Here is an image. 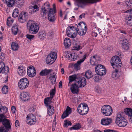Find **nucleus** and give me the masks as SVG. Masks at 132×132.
I'll return each mask as SVG.
<instances>
[{"label":"nucleus","mask_w":132,"mask_h":132,"mask_svg":"<svg viewBox=\"0 0 132 132\" xmlns=\"http://www.w3.org/2000/svg\"><path fill=\"white\" fill-rule=\"evenodd\" d=\"M6 117L2 114H0V122L3 126L0 127V132H8L11 129L10 121L6 119Z\"/></svg>","instance_id":"nucleus-1"},{"label":"nucleus","mask_w":132,"mask_h":132,"mask_svg":"<svg viewBox=\"0 0 132 132\" xmlns=\"http://www.w3.org/2000/svg\"><path fill=\"white\" fill-rule=\"evenodd\" d=\"M27 25L30 33L35 34L37 33L39 28L38 24L32 20H29L27 23Z\"/></svg>","instance_id":"nucleus-2"},{"label":"nucleus","mask_w":132,"mask_h":132,"mask_svg":"<svg viewBox=\"0 0 132 132\" xmlns=\"http://www.w3.org/2000/svg\"><path fill=\"white\" fill-rule=\"evenodd\" d=\"M111 65L114 69H120L121 62L118 56H113L111 60Z\"/></svg>","instance_id":"nucleus-3"},{"label":"nucleus","mask_w":132,"mask_h":132,"mask_svg":"<svg viewBox=\"0 0 132 132\" xmlns=\"http://www.w3.org/2000/svg\"><path fill=\"white\" fill-rule=\"evenodd\" d=\"M87 25L83 22H80L77 26L76 28L77 32L80 36L85 35L87 31Z\"/></svg>","instance_id":"nucleus-4"},{"label":"nucleus","mask_w":132,"mask_h":132,"mask_svg":"<svg viewBox=\"0 0 132 132\" xmlns=\"http://www.w3.org/2000/svg\"><path fill=\"white\" fill-rule=\"evenodd\" d=\"M116 122L119 126L121 127L125 126L127 123L126 120L122 116L120 112L117 114Z\"/></svg>","instance_id":"nucleus-5"},{"label":"nucleus","mask_w":132,"mask_h":132,"mask_svg":"<svg viewBox=\"0 0 132 132\" xmlns=\"http://www.w3.org/2000/svg\"><path fill=\"white\" fill-rule=\"evenodd\" d=\"M76 32V29L75 27L69 26L67 28V35L71 38H74L76 37L77 35Z\"/></svg>","instance_id":"nucleus-6"},{"label":"nucleus","mask_w":132,"mask_h":132,"mask_svg":"<svg viewBox=\"0 0 132 132\" xmlns=\"http://www.w3.org/2000/svg\"><path fill=\"white\" fill-rule=\"evenodd\" d=\"M101 112L104 115L106 116L111 115L112 113V107L109 105H105L101 108Z\"/></svg>","instance_id":"nucleus-7"},{"label":"nucleus","mask_w":132,"mask_h":132,"mask_svg":"<svg viewBox=\"0 0 132 132\" xmlns=\"http://www.w3.org/2000/svg\"><path fill=\"white\" fill-rule=\"evenodd\" d=\"M53 9L50 8L48 13V19L50 21L53 22L55 20V13L56 12L55 4L53 5Z\"/></svg>","instance_id":"nucleus-8"},{"label":"nucleus","mask_w":132,"mask_h":132,"mask_svg":"<svg viewBox=\"0 0 132 132\" xmlns=\"http://www.w3.org/2000/svg\"><path fill=\"white\" fill-rule=\"evenodd\" d=\"M29 84L28 80L26 78H23L20 80L18 83V86L20 89H23L28 87Z\"/></svg>","instance_id":"nucleus-9"},{"label":"nucleus","mask_w":132,"mask_h":132,"mask_svg":"<svg viewBox=\"0 0 132 132\" xmlns=\"http://www.w3.org/2000/svg\"><path fill=\"white\" fill-rule=\"evenodd\" d=\"M57 54L56 53L52 52L49 54L46 59L47 64H51L55 61L57 58Z\"/></svg>","instance_id":"nucleus-10"},{"label":"nucleus","mask_w":132,"mask_h":132,"mask_svg":"<svg viewBox=\"0 0 132 132\" xmlns=\"http://www.w3.org/2000/svg\"><path fill=\"white\" fill-rule=\"evenodd\" d=\"M95 71L98 75L103 76L106 73V70L104 66L101 64L97 65L95 68Z\"/></svg>","instance_id":"nucleus-11"},{"label":"nucleus","mask_w":132,"mask_h":132,"mask_svg":"<svg viewBox=\"0 0 132 132\" xmlns=\"http://www.w3.org/2000/svg\"><path fill=\"white\" fill-rule=\"evenodd\" d=\"M75 82L78 84V85L80 87H83L86 83V79L82 76L79 77L77 80H75Z\"/></svg>","instance_id":"nucleus-12"},{"label":"nucleus","mask_w":132,"mask_h":132,"mask_svg":"<svg viewBox=\"0 0 132 132\" xmlns=\"http://www.w3.org/2000/svg\"><path fill=\"white\" fill-rule=\"evenodd\" d=\"M26 123L30 125L34 124L36 122V117L32 114H28L27 117Z\"/></svg>","instance_id":"nucleus-13"},{"label":"nucleus","mask_w":132,"mask_h":132,"mask_svg":"<svg viewBox=\"0 0 132 132\" xmlns=\"http://www.w3.org/2000/svg\"><path fill=\"white\" fill-rule=\"evenodd\" d=\"M28 19V13L25 12H22L20 14L18 20L21 23H23Z\"/></svg>","instance_id":"nucleus-14"},{"label":"nucleus","mask_w":132,"mask_h":132,"mask_svg":"<svg viewBox=\"0 0 132 132\" xmlns=\"http://www.w3.org/2000/svg\"><path fill=\"white\" fill-rule=\"evenodd\" d=\"M36 70L33 66H30L28 67L27 73L29 77H32L36 75Z\"/></svg>","instance_id":"nucleus-15"},{"label":"nucleus","mask_w":132,"mask_h":132,"mask_svg":"<svg viewBox=\"0 0 132 132\" xmlns=\"http://www.w3.org/2000/svg\"><path fill=\"white\" fill-rule=\"evenodd\" d=\"M50 5L48 3H45L44 6L42 7V10L40 11V14L41 16L44 17L45 14L47 13V9H48Z\"/></svg>","instance_id":"nucleus-16"},{"label":"nucleus","mask_w":132,"mask_h":132,"mask_svg":"<svg viewBox=\"0 0 132 132\" xmlns=\"http://www.w3.org/2000/svg\"><path fill=\"white\" fill-rule=\"evenodd\" d=\"M86 56V54H85L82 59H81L78 61L77 62L74 64V67L75 69L77 70L80 69V65L85 60Z\"/></svg>","instance_id":"nucleus-17"},{"label":"nucleus","mask_w":132,"mask_h":132,"mask_svg":"<svg viewBox=\"0 0 132 132\" xmlns=\"http://www.w3.org/2000/svg\"><path fill=\"white\" fill-rule=\"evenodd\" d=\"M99 57L97 55H95L90 58V62L92 65H94L97 64L99 61Z\"/></svg>","instance_id":"nucleus-18"},{"label":"nucleus","mask_w":132,"mask_h":132,"mask_svg":"<svg viewBox=\"0 0 132 132\" xmlns=\"http://www.w3.org/2000/svg\"><path fill=\"white\" fill-rule=\"evenodd\" d=\"M78 85L76 84V83L72 84L71 85V86L70 88V90L72 93L73 94H78L79 91V87Z\"/></svg>","instance_id":"nucleus-19"},{"label":"nucleus","mask_w":132,"mask_h":132,"mask_svg":"<svg viewBox=\"0 0 132 132\" xmlns=\"http://www.w3.org/2000/svg\"><path fill=\"white\" fill-rule=\"evenodd\" d=\"M20 97V99L24 101H28L30 98L28 93L27 92H23L21 93Z\"/></svg>","instance_id":"nucleus-20"},{"label":"nucleus","mask_w":132,"mask_h":132,"mask_svg":"<svg viewBox=\"0 0 132 132\" xmlns=\"http://www.w3.org/2000/svg\"><path fill=\"white\" fill-rule=\"evenodd\" d=\"M72 110L71 108L68 106L67 107L65 111H64L61 116V118L63 119L66 117L68 116L69 114L71 113Z\"/></svg>","instance_id":"nucleus-21"},{"label":"nucleus","mask_w":132,"mask_h":132,"mask_svg":"<svg viewBox=\"0 0 132 132\" xmlns=\"http://www.w3.org/2000/svg\"><path fill=\"white\" fill-rule=\"evenodd\" d=\"M0 71L2 73H5L9 71V68L7 66H5V64L3 62L0 63Z\"/></svg>","instance_id":"nucleus-22"},{"label":"nucleus","mask_w":132,"mask_h":132,"mask_svg":"<svg viewBox=\"0 0 132 132\" xmlns=\"http://www.w3.org/2000/svg\"><path fill=\"white\" fill-rule=\"evenodd\" d=\"M112 119L109 118H103L101 119V124L104 125H108L112 122Z\"/></svg>","instance_id":"nucleus-23"},{"label":"nucleus","mask_w":132,"mask_h":132,"mask_svg":"<svg viewBox=\"0 0 132 132\" xmlns=\"http://www.w3.org/2000/svg\"><path fill=\"white\" fill-rule=\"evenodd\" d=\"M115 69V71L112 72V77L114 79H116L118 78L120 76V69Z\"/></svg>","instance_id":"nucleus-24"},{"label":"nucleus","mask_w":132,"mask_h":132,"mask_svg":"<svg viewBox=\"0 0 132 132\" xmlns=\"http://www.w3.org/2000/svg\"><path fill=\"white\" fill-rule=\"evenodd\" d=\"M52 70L51 69H46L42 70L40 73V75L42 76H46L48 75L49 73L52 71Z\"/></svg>","instance_id":"nucleus-25"},{"label":"nucleus","mask_w":132,"mask_h":132,"mask_svg":"<svg viewBox=\"0 0 132 132\" xmlns=\"http://www.w3.org/2000/svg\"><path fill=\"white\" fill-rule=\"evenodd\" d=\"M45 105L47 107V109L48 114L50 116H51V115H52L54 113V107L52 106L51 105Z\"/></svg>","instance_id":"nucleus-26"},{"label":"nucleus","mask_w":132,"mask_h":132,"mask_svg":"<svg viewBox=\"0 0 132 132\" xmlns=\"http://www.w3.org/2000/svg\"><path fill=\"white\" fill-rule=\"evenodd\" d=\"M99 0H78L79 2L82 4L86 3H94L98 2Z\"/></svg>","instance_id":"nucleus-27"},{"label":"nucleus","mask_w":132,"mask_h":132,"mask_svg":"<svg viewBox=\"0 0 132 132\" xmlns=\"http://www.w3.org/2000/svg\"><path fill=\"white\" fill-rule=\"evenodd\" d=\"M4 3H6L9 7H11L13 6L14 3V0H2Z\"/></svg>","instance_id":"nucleus-28"},{"label":"nucleus","mask_w":132,"mask_h":132,"mask_svg":"<svg viewBox=\"0 0 132 132\" xmlns=\"http://www.w3.org/2000/svg\"><path fill=\"white\" fill-rule=\"evenodd\" d=\"M125 113L128 116L132 118V109L129 108H125L124 109Z\"/></svg>","instance_id":"nucleus-29"},{"label":"nucleus","mask_w":132,"mask_h":132,"mask_svg":"<svg viewBox=\"0 0 132 132\" xmlns=\"http://www.w3.org/2000/svg\"><path fill=\"white\" fill-rule=\"evenodd\" d=\"M38 6L37 5H35L32 6L30 9L29 13L30 14H31L34 12H36L37 11H38Z\"/></svg>","instance_id":"nucleus-30"},{"label":"nucleus","mask_w":132,"mask_h":132,"mask_svg":"<svg viewBox=\"0 0 132 132\" xmlns=\"http://www.w3.org/2000/svg\"><path fill=\"white\" fill-rule=\"evenodd\" d=\"M64 44L65 47H68L71 45V41L70 39L68 38H66L64 40Z\"/></svg>","instance_id":"nucleus-31"},{"label":"nucleus","mask_w":132,"mask_h":132,"mask_svg":"<svg viewBox=\"0 0 132 132\" xmlns=\"http://www.w3.org/2000/svg\"><path fill=\"white\" fill-rule=\"evenodd\" d=\"M18 73L20 75L22 76L25 72V69L22 66L19 67L18 68Z\"/></svg>","instance_id":"nucleus-32"},{"label":"nucleus","mask_w":132,"mask_h":132,"mask_svg":"<svg viewBox=\"0 0 132 132\" xmlns=\"http://www.w3.org/2000/svg\"><path fill=\"white\" fill-rule=\"evenodd\" d=\"M80 44L78 42H74L73 46V50H78L81 49Z\"/></svg>","instance_id":"nucleus-33"},{"label":"nucleus","mask_w":132,"mask_h":132,"mask_svg":"<svg viewBox=\"0 0 132 132\" xmlns=\"http://www.w3.org/2000/svg\"><path fill=\"white\" fill-rule=\"evenodd\" d=\"M12 32L14 35H16L19 31L18 29V26L16 25H14L12 27Z\"/></svg>","instance_id":"nucleus-34"},{"label":"nucleus","mask_w":132,"mask_h":132,"mask_svg":"<svg viewBox=\"0 0 132 132\" xmlns=\"http://www.w3.org/2000/svg\"><path fill=\"white\" fill-rule=\"evenodd\" d=\"M12 49L13 51H16L18 50L19 46L18 44L15 42L12 43L11 45Z\"/></svg>","instance_id":"nucleus-35"},{"label":"nucleus","mask_w":132,"mask_h":132,"mask_svg":"<svg viewBox=\"0 0 132 132\" xmlns=\"http://www.w3.org/2000/svg\"><path fill=\"white\" fill-rule=\"evenodd\" d=\"M7 108L5 106H3L1 105H0V113L1 114L4 115V114L7 112Z\"/></svg>","instance_id":"nucleus-36"},{"label":"nucleus","mask_w":132,"mask_h":132,"mask_svg":"<svg viewBox=\"0 0 132 132\" xmlns=\"http://www.w3.org/2000/svg\"><path fill=\"white\" fill-rule=\"evenodd\" d=\"M83 76H85V77L87 79H90L93 77L92 72L89 70H87L86 72L85 75H84Z\"/></svg>","instance_id":"nucleus-37"},{"label":"nucleus","mask_w":132,"mask_h":132,"mask_svg":"<svg viewBox=\"0 0 132 132\" xmlns=\"http://www.w3.org/2000/svg\"><path fill=\"white\" fill-rule=\"evenodd\" d=\"M78 77L76 75H74L72 76H70L69 77V83H70L77 80V78H78Z\"/></svg>","instance_id":"nucleus-38"},{"label":"nucleus","mask_w":132,"mask_h":132,"mask_svg":"<svg viewBox=\"0 0 132 132\" xmlns=\"http://www.w3.org/2000/svg\"><path fill=\"white\" fill-rule=\"evenodd\" d=\"M81 128V126L80 124L79 123H77L73 126L72 127L70 128V130H71L72 129H74L75 130H78Z\"/></svg>","instance_id":"nucleus-39"},{"label":"nucleus","mask_w":132,"mask_h":132,"mask_svg":"<svg viewBox=\"0 0 132 132\" xmlns=\"http://www.w3.org/2000/svg\"><path fill=\"white\" fill-rule=\"evenodd\" d=\"M16 3L17 4L18 6L19 7H22L24 3L23 0H16Z\"/></svg>","instance_id":"nucleus-40"},{"label":"nucleus","mask_w":132,"mask_h":132,"mask_svg":"<svg viewBox=\"0 0 132 132\" xmlns=\"http://www.w3.org/2000/svg\"><path fill=\"white\" fill-rule=\"evenodd\" d=\"M19 13V11L17 9H15L13 11L12 14V17L15 18L17 17Z\"/></svg>","instance_id":"nucleus-41"},{"label":"nucleus","mask_w":132,"mask_h":132,"mask_svg":"<svg viewBox=\"0 0 132 132\" xmlns=\"http://www.w3.org/2000/svg\"><path fill=\"white\" fill-rule=\"evenodd\" d=\"M53 97L50 96V97H47L45 98L44 100V104L45 105H49L48 102L52 100Z\"/></svg>","instance_id":"nucleus-42"},{"label":"nucleus","mask_w":132,"mask_h":132,"mask_svg":"<svg viewBox=\"0 0 132 132\" xmlns=\"http://www.w3.org/2000/svg\"><path fill=\"white\" fill-rule=\"evenodd\" d=\"M13 20L11 19V17H9L7 19V25L9 27L10 26L11 24L13 23Z\"/></svg>","instance_id":"nucleus-43"},{"label":"nucleus","mask_w":132,"mask_h":132,"mask_svg":"<svg viewBox=\"0 0 132 132\" xmlns=\"http://www.w3.org/2000/svg\"><path fill=\"white\" fill-rule=\"evenodd\" d=\"M2 91L3 94H6L8 92V87L7 86H4L2 89Z\"/></svg>","instance_id":"nucleus-44"},{"label":"nucleus","mask_w":132,"mask_h":132,"mask_svg":"<svg viewBox=\"0 0 132 132\" xmlns=\"http://www.w3.org/2000/svg\"><path fill=\"white\" fill-rule=\"evenodd\" d=\"M131 19L129 18L128 17V18H127L125 21V22L127 24L129 25L130 26H132V20Z\"/></svg>","instance_id":"nucleus-45"},{"label":"nucleus","mask_w":132,"mask_h":132,"mask_svg":"<svg viewBox=\"0 0 132 132\" xmlns=\"http://www.w3.org/2000/svg\"><path fill=\"white\" fill-rule=\"evenodd\" d=\"M119 41L120 42L121 44L124 43V44L128 43V40L127 38L125 37L121 38L119 39Z\"/></svg>","instance_id":"nucleus-46"},{"label":"nucleus","mask_w":132,"mask_h":132,"mask_svg":"<svg viewBox=\"0 0 132 132\" xmlns=\"http://www.w3.org/2000/svg\"><path fill=\"white\" fill-rule=\"evenodd\" d=\"M125 4L129 7H132V1L131 0H126L125 1Z\"/></svg>","instance_id":"nucleus-47"},{"label":"nucleus","mask_w":132,"mask_h":132,"mask_svg":"<svg viewBox=\"0 0 132 132\" xmlns=\"http://www.w3.org/2000/svg\"><path fill=\"white\" fill-rule=\"evenodd\" d=\"M72 54V59H71V60L75 61L78 58L79 56L76 53H73Z\"/></svg>","instance_id":"nucleus-48"},{"label":"nucleus","mask_w":132,"mask_h":132,"mask_svg":"<svg viewBox=\"0 0 132 132\" xmlns=\"http://www.w3.org/2000/svg\"><path fill=\"white\" fill-rule=\"evenodd\" d=\"M72 54L70 52H68L66 54L65 56L67 58H68L69 60H71V59H72Z\"/></svg>","instance_id":"nucleus-49"},{"label":"nucleus","mask_w":132,"mask_h":132,"mask_svg":"<svg viewBox=\"0 0 132 132\" xmlns=\"http://www.w3.org/2000/svg\"><path fill=\"white\" fill-rule=\"evenodd\" d=\"M88 111V108L86 107L85 109H83L82 111H81L82 113H81V115H84L86 114Z\"/></svg>","instance_id":"nucleus-50"},{"label":"nucleus","mask_w":132,"mask_h":132,"mask_svg":"<svg viewBox=\"0 0 132 132\" xmlns=\"http://www.w3.org/2000/svg\"><path fill=\"white\" fill-rule=\"evenodd\" d=\"M82 105V104H80L79 105L77 108V111L80 114H81V113H82L81 111H82L83 110V108H82L81 105Z\"/></svg>","instance_id":"nucleus-51"},{"label":"nucleus","mask_w":132,"mask_h":132,"mask_svg":"<svg viewBox=\"0 0 132 132\" xmlns=\"http://www.w3.org/2000/svg\"><path fill=\"white\" fill-rule=\"evenodd\" d=\"M94 79L95 81L99 82L101 79V78L98 75H97L94 77Z\"/></svg>","instance_id":"nucleus-52"},{"label":"nucleus","mask_w":132,"mask_h":132,"mask_svg":"<svg viewBox=\"0 0 132 132\" xmlns=\"http://www.w3.org/2000/svg\"><path fill=\"white\" fill-rule=\"evenodd\" d=\"M122 45L123 48L125 50H127L129 48L128 43L125 44H124V43H122Z\"/></svg>","instance_id":"nucleus-53"},{"label":"nucleus","mask_w":132,"mask_h":132,"mask_svg":"<svg viewBox=\"0 0 132 132\" xmlns=\"http://www.w3.org/2000/svg\"><path fill=\"white\" fill-rule=\"evenodd\" d=\"M56 90L55 87H54V89H52L51 90L50 92V95L51 96L53 97L55 95Z\"/></svg>","instance_id":"nucleus-54"},{"label":"nucleus","mask_w":132,"mask_h":132,"mask_svg":"<svg viewBox=\"0 0 132 132\" xmlns=\"http://www.w3.org/2000/svg\"><path fill=\"white\" fill-rule=\"evenodd\" d=\"M65 123H64V125L65 127H67V125L68 126H71L72 125V123L71 122L69 121H67L66 120L64 121Z\"/></svg>","instance_id":"nucleus-55"},{"label":"nucleus","mask_w":132,"mask_h":132,"mask_svg":"<svg viewBox=\"0 0 132 132\" xmlns=\"http://www.w3.org/2000/svg\"><path fill=\"white\" fill-rule=\"evenodd\" d=\"M126 13H129V18L132 19V9L128 10L126 11Z\"/></svg>","instance_id":"nucleus-56"},{"label":"nucleus","mask_w":132,"mask_h":132,"mask_svg":"<svg viewBox=\"0 0 132 132\" xmlns=\"http://www.w3.org/2000/svg\"><path fill=\"white\" fill-rule=\"evenodd\" d=\"M27 38L28 39H29L31 40L34 37V35H30L29 34H27L26 35Z\"/></svg>","instance_id":"nucleus-57"},{"label":"nucleus","mask_w":132,"mask_h":132,"mask_svg":"<svg viewBox=\"0 0 132 132\" xmlns=\"http://www.w3.org/2000/svg\"><path fill=\"white\" fill-rule=\"evenodd\" d=\"M46 34L45 33H43V34H40L39 36V37L41 39H43L46 37Z\"/></svg>","instance_id":"nucleus-58"},{"label":"nucleus","mask_w":132,"mask_h":132,"mask_svg":"<svg viewBox=\"0 0 132 132\" xmlns=\"http://www.w3.org/2000/svg\"><path fill=\"white\" fill-rule=\"evenodd\" d=\"M105 132H117V131L114 130L105 129L104 130Z\"/></svg>","instance_id":"nucleus-59"},{"label":"nucleus","mask_w":132,"mask_h":132,"mask_svg":"<svg viewBox=\"0 0 132 132\" xmlns=\"http://www.w3.org/2000/svg\"><path fill=\"white\" fill-rule=\"evenodd\" d=\"M80 104H82V105H81V106L83 108V109H85L86 107H88V106L87 105V104L86 103H81Z\"/></svg>","instance_id":"nucleus-60"},{"label":"nucleus","mask_w":132,"mask_h":132,"mask_svg":"<svg viewBox=\"0 0 132 132\" xmlns=\"http://www.w3.org/2000/svg\"><path fill=\"white\" fill-rule=\"evenodd\" d=\"M53 75L52 77V78H53V80H54V82H55L56 81V74L54 72L53 73Z\"/></svg>","instance_id":"nucleus-61"},{"label":"nucleus","mask_w":132,"mask_h":132,"mask_svg":"<svg viewBox=\"0 0 132 132\" xmlns=\"http://www.w3.org/2000/svg\"><path fill=\"white\" fill-rule=\"evenodd\" d=\"M15 110L16 108L14 106H13L12 107L11 111L13 113H15Z\"/></svg>","instance_id":"nucleus-62"},{"label":"nucleus","mask_w":132,"mask_h":132,"mask_svg":"<svg viewBox=\"0 0 132 132\" xmlns=\"http://www.w3.org/2000/svg\"><path fill=\"white\" fill-rule=\"evenodd\" d=\"M19 122L18 120H16L15 122V125L16 127H18L19 126Z\"/></svg>","instance_id":"nucleus-63"},{"label":"nucleus","mask_w":132,"mask_h":132,"mask_svg":"<svg viewBox=\"0 0 132 132\" xmlns=\"http://www.w3.org/2000/svg\"><path fill=\"white\" fill-rule=\"evenodd\" d=\"M62 82L61 81L59 83V88H61L62 87Z\"/></svg>","instance_id":"nucleus-64"}]
</instances>
